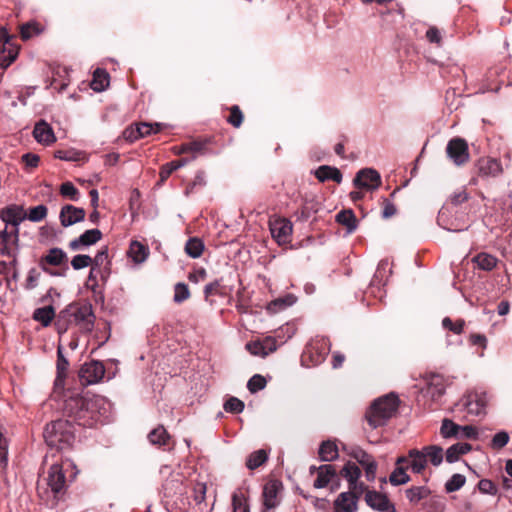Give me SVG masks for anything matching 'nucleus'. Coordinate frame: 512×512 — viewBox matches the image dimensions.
I'll return each instance as SVG.
<instances>
[{
    "instance_id": "f257e3e1",
    "label": "nucleus",
    "mask_w": 512,
    "mask_h": 512,
    "mask_svg": "<svg viewBox=\"0 0 512 512\" xmlns=\"http://www.w3.org/2000/svg\"><path fill=\"white\" fill-rule=\"evenodd\" d=\"M47 445L58 451L68 449L75 440L74 426L65 419H58L48 424L44 431Z\"/></svg>"
},
{
    "instance_id": "f03ea898",
    "label": "nucleus",
    "mask_w": 512,
    "mask_h": 512,
    "mask_svg": "<svg viewBox=\"0 0 512 512\" xmlns=\"http://www.w3.org/2000/svg\"><path fill=\"white\" fill-rule=\"evenodd\" d=\"M398 405L399 399L393 393L376 399L366 414L369 425L374 429L385 425L396 413Z\"/></svg>"
},
{
    "instance_id": "7ed1b4c3",
    "label": "nucleus",
    "mask_w": 512,
    "mask_h": 512,
    "mask_svg": "<svg viewBox=\"0 0 512 512\" xmlns=\"http://www.w3.org/2000/svg\"><path fill=\"white\" fill-rule=\"evenodd\" d=\"M90 395L72 393L66 396L63 404L65 415L77 421L78 425L84 427L93 426L90 410Z\"/></svg>"
},
{
    "instance_id": "20e7f679",
    "label": "nucleus",
    "mask_w": 512,
    "mask_h": 512,
    "mask_svg": "<svg viewBox=\"0 0 512 512\" xmlns=\"http://www.w3.org/2000/svg\"><path fill=\"white\" fill-rule=\"evenodd\" d=\"M408 457L410 459L408 467L413 473L420 474L425 470L428 461L433 466H439L443 461L444 453L440 446L429 445L423 447L421 450L410 449L408 451Z\"/></svg>"
},
{
    "instance_id": "39448f33",
    "label": "nucleus",
    "mask_w": 512,
    "mask_h": 512,
    "mask_svg": "<svg viewBox=\"0 0 512 512\" xmlns=\"http://www.w3.org/2000/svg\"><path fill=\"white\" fill-rule=\"evenodd\" d=\"M487 395L484 392H469L455 404L456 411L466 410L469 415L479 416L485 413Z\"/></svg>"
},
{
    "instance_id": "423d86ee",
    "label": "nucleus",
    "mask_w": 512,
    "mask_h": 512,
    "mask_svg": "<svg viewBox=\"0 0 512 512\" xmlns=\"http://www.w3.org/2000/svg\"><path fill=\"white\" fill-rule=\"evenodd\" d=\"M70 315L82 332L90 333L94 328L95 315L91 304H74L69 308Z\"/></svg>"
},
{
    "instance_id": "0eeeda50",
    "label": "nucleus",
    "mask_w": 512,
    "mask_h": 512,
    "mask_svg": "<svg viewBox=\"0 0 512 512\" xmlns=\"http://www.w3.org/2000/svg\"><path fill=\"white\" fill-rule=\"evenodd\" d=\"M446 154L456 166H462L470 158L468 143L463 138H452L447 143Z\"/></svg>"
},
{
    "instance_id": "6e6552de",
    "label": "nucleus",
    "mask_w": 512,
    "mask_h": 512,
    "mask_svg": "<svg viewBox=\"0 0 512 512\" xmlns=\"http://www.w3.org/2000/svg\"><path fill=\"white\" fill-rule=\"evenodd\" d=\"M90 412L93 425L107 421L112 412V403L100 395H90Z\"/></svg>"
},
{
    "instance_id": "1a4fd4ad",
    "label": "nucleus",
    "mask_w": 512,
    "mask_h": 512,
    "mask_svg": "<svg viewBox=\"0 0 512 512\" xmlns=\"http://www.w3.org/2000/svg\"><path fill=\"white\" fill-rule=\"evenodd\" d=\"M269 228L273 239L279 245H286L291 242L293 226L286 218H275L269 221Z\"/></svg>"
},
{
    "instance_id": "9d476101",
    "label": "nucleus",
    "mask_w": 512,
    "mask_h": 512,
    "mask_svg": "<svg viewBox=\"0 0 512 512\" xmlns=\"http://www.w3.org/2000/svg\"><path fill=\"white\" fill-rule=\"evenodd\" d=\"M105 375V367L100 361H90L85 363L79 372L81 382L85 385L98 383Z\"/></svg>"
},
{
    "instance_id": "9b49d317",
    "label": "nucleus",
    "mask_w": 512,
    "mask_h": 512,
    "mask_svg": "<svg viewBox=\"0 0 512 512\" xmlns=\"http://www.w3.org/2000/svg\"><path fill=\"white\" fill-rule=\"evenodd\" d=\"M364 499L366 504L375 511L397 512L395 505L389 498L376 490H367Z\"/></svg>"
},
{
    "instance_id": "f8f14e48",
    "label": "nucleus",
    "mask_w": 512,
    "mask_h": 512,
    "mask_svg": "<svg viewBox=\"0 0 512 512\" xmlns=\"http://www.w3.org/2000/svg\"><path fill=\"white\" fill-rule=\"evenodd\" d=\"M353 183L358 188L374 190L380 186L381 176L372 168H364L357 172Z\"/></svg>"
},
{
    "instance_id": "ddd939ff",
    "label": "nucleus",
    "mask_w": 512,
    "mask_h": 512,
    "mask_svg": "<svg viewBox=\"0 0 512 512\" xmlns=\"http://www.w3.org/2000/svg\"><path fill=\"white\" fill-rule=\"evenodd\" d=\"M282 489V484L279 481H269L264 485L262 498H263V510L261 512H267L268 510L276 508L280 501L278 494Z\"/></svg>"
},
{
    "instance_id": "4468645a",
    "label": "nucleus",
    "mask_w": 512,
    "mask_h": 512,
    "mask_svg": "<svg viewBox=\"0 0 512 512\" xmlns=\"http://www.w3.org/2000/svg\"><path fill=\"white\" fill-rule=\"evenodd\" d=\"M4 226L11 225V230L18 229L19 224L26 218V213L22 206L10 205L1 210L0 213Z\"/></svg>"
},
{
    "instance_id": "2eb2a0df",
    "label": "nucleus",
    "mask_w": 512,
    "mask_h": 512,
    "mask_svg": "<svg viewBox=\"0 0 512 512\" xmlns=\"http://www.w3.org/2000/svg\"><path fill=\"white\" fill-rule=\"evenodd\" d=\"M47 485L55 494L65 489L66 477L62 465L55 463L50 466L47 476Z\"/></svg>"
},
{
    "instance_id": "dca6fc26",
    "label": "nucleus",
    "mask_w": 512,
    "mask_h": 512,
    "mask_svg": "<svg viewBox=\"0 0 512 512\" xmlns=\"http://www.w3.org/2000/svg\"><path fill=\"white\" fill-rule=\"evenodd\" d=\"M353 458L365 469L368 481H373L376 477L377 463L373 457L361 448H357L352 453Z\"/></svg>"
},
{
    "instance_id": "f3484780",
    "label": "nucleus",
    "mask_w": 512,
    "mask_h": 512,
    "mask_svg": "<svg viewBox=\"0 0 512 512\" xmlns=\"http://www.w3.org/2000/svg\"><path fill=\"white\" fill-rule=\"evenodd\" d=\"M358 502V497L352 492H341L334 500V512H357Z\"/></svg>"
},
{
    "instance_id": "a211bd4d",
    "label": "nucleus",
    "mask_w": 512,
    "mask_h": 512,
    "mask_svg": "<svg viewBox=\"0 0 512 512\" xmlns=\"http://www.w3.org/2000/svg\"><path fill=\"white\" fill-rule=\"evenodd\" d=\"M34 139L44 146H50L56 141L53 128L44 120L38 121L33 129Z\"/></svg>"
},
{
    "instance_id": "6ab92c4d",
    "label": "nucleus",
    "mask_w": 512,
    "mask_h": 512,
    "mask_svg": "<svg viewBox=\"0 0 512 512\" xmlns=\"http://www.w3.org/2000/svg\"><path fill=\"white\" fill-rule=\"evenodd\" d=\"M59 217L61 225L69 227L83 221L85 218V211L82 208L67 204L61 208Z\"/></svg>"
},
{
    "instance_id": "aec40b11",
    "label": "nucleus",
    "mask_w": 512,
    "mask_h": 512,
    "mask_svg": "<svg viewBox=\"0 0 512 512\" xmlns=\"http://www.w3.org/2000/svg\"><path fill=\"white\" fill-rule=\"evenodd\" d=\"M329 351V341L325 338L312 341L306 348V353L310 355L315 365L324 361Z\"/></svg>"
},
{
    "instance_id": "412c9836",
    "label": "nucleus",
    "mask_w": 512,
    "mask_h": 512,
    "mask_svg": "<svg viewBox=\"0 0 512 512\" xmlns=\"http://www.w3.org/2000/svg\"><path fill=\"white\" fill-rule=\"evenodd\" d=\"M102 238V232L95 228L86 230L78 238L73 239L69 243V247L73 251L80 250L82 247H88L97 243Z\"/></svg>"
},
{
    "instance_id": "4be33fe9",
    "label": "nucleus",
    "mask_w": 512,
    "mask_h": 512,
    "mask_svg": "<svg viewBox=\"0 0 512 512\" xmlns=\"http://www.w3.org/2000/svg\"><path fill=\"white\" fill-rule=\"evenodd\" d=\"M18 241V229L8 231L7 226L0 230V254L12 255V246Z\"/></svg>"
},
{
    "instance_id": "5701e85b",
    "label": "nucleus",
    "mask_w": 512,
    "mask_h": 512,
    "mask_svg": "<svg viewBox=\"0 0 512 512\" xmlns=\"http://www.w3.org/2000/svg\"><path fill=\"white\" fill-rule=\"evenodd\" d=\"M336 476V469L331 464H323L317 468V478L314 481V487L317 489L325 488Z\"/></svg>"
},
{
    "instance_id": "b1692460",
    "label": "nucleus",
    "mask_w": 512,
    "mask_h": 512,
    "mask_svg": "<svg viewBox=\"0 0 512 512\" xmlns=\"http://www.w3.org/2000/svg\"><path fill=\"white\" fill-rule=\"evenodd\" d=\"M208 139L204 140H195L188 143H183L181 146H179L177 153L178 154H184V153H191L193 154V158H195L198 155H204L207 154L208 151Z\"/></svg>"
},
{
    "instance_id": "393cba45",
    "label": "nucleus",
    "mask_w": 512,
    "mask_h": 512,
    "mask_svg": "<svg viewBox=\"0 0 512 512\" xmlns=\"http://www.w3.org/2000/svg\"><path fill=\"white\" fill-rule=\"evenodd\" d=\"M19 47L11 41L0 48V66L8 67L18 56Z\"/></svg>"
},
{
    "instance_id": "a878e982",
    "label": "nucleus",
    "mask_w": 512,
    "mask_h": 512,
    "mask_svg": "<svg viewBox=\"0 0 512 512\" xmlns=\"http://www.w3.org/2000/svg\"><path fill=\"white\" fill-rule=\"evenodd\" d=\"M315 176L320 182L332 180L336 183H341L342 181V173L340 170L336 167H331L328 165H322L318 167L315 172Z\"/></svg>"
},
{
    "instance_id": "bb28decb",
    "label": "nucleus",
    "mask_w": 512,
    "mask_h": 512,
    "mask_svg": "<svg viewBox=\"0 0 512 512\" xmlns=\"http://www.w3.org/2000/svg\"><path fill=\"white\" fill-rule=\"evenodd\" d=\"M296 301H297V297L295 295L286 294L283 297H279V298H276L273 301H271L267 305V311L269 313H273V314L278 313L280 311L285 310L288 307H291L292 305H294L296 303Z\"/></svg>"
},
{
    "instance_id": "cd10ccee",
    "label": "nucleus",
    "mask_w": 512,
    "mask_h": 512,
    "mask_svg": "<svg viewBox=\"0 0 512 512\" xmlns=\"http://www.w3.org/2000/svg\"><path fill=\"white\" fill-rule=\"evenodd\" d=\"M42 262L48 263L50 266H61L68 260L67 253L58 247L48 250L47 254L40 258Z\"/></svg>"
},
{
    "instance_id": "c85d7f7f",
    "label": "nucleus",
    "mask_w": 512,
    "mask_h": 512,
    "mask_svg": "<svg viewBox=\"0 0 512 512\" xmlns=\"http://www.w3.org/2000/svg\"><path fill=\"white\" fill-rule=\"evenodd\" d=\"M233 512H250L248 504V496L246 492L239 488L232 494Z\"/></svg>"
},
{
    "instance_id": "c756f323",
    "label": "nucleus",
    "mask_w": 512,
    "mask_h": 512,
    "mask_svg": "<svg viewBox=\"0 0 512 512\" xmlns=\"http://www.w3.org/2000/svg\"><path fill=\"white\" fill-rule=\"evenodd\" d=\"M471 445L468 443H456L450 446L445 453L446 461L449 463H454L459 460L461 455L468 453L471 450Z\"/></svg>"
},
{
    "instance_id": "7c9ffc66",
    "label": "nucleus",
    "mask_w": 512,
    "mask_h": 512,
    "mask_svg": "<svg viewBox=\"0 0 512 512\" xmlns=\"http://www.w3.org/2000/svg\"><path fill=\"white\" fill-rule=\"evenodd\" d=\"M339 456L337 445L330 440L323 441L319 448V457L322 461L331 462Z\"/></svg>"
},
{
    "instance_id": "2f4dec72",
    "label": "nucleus",
    "mask_w": 512,
    "mask_h": 512,
    "mask_svg": "<svg viewBox=\"0 0 512 512\" xmlns=\"http://www.w3.org/2000/svg\"><path fill=\"white\" fill-rule=\"evenodd\" d=\"M427 393L433 399L440 398L445 393V384L443 377L440 375H432L428 380Z\"/></svg>"
},
{
    "instance_id": "473e14b6",
    "label": "nucleus",
    "mask_w": 512,
    "mask_h": 512,
    "mask_svg": "<svg viewBox=\"0 0 512 512\" xmlns=\"http://www.w3.org/2000/svg\"><path fill=\"white\" fill-rule=\"evenodd\" d=\"M479 171L484 176H496L501 173L502 167L496 159H485L479 162Z\"/></svg>"
},
{
    "instance_id": "72a5a7b5",
    "label": "nucleus",
    "mask_w": 512,
    "mask_h": 512,
    "mask_svg": "<svg viewBox=\"0 0 512 512\" xmlns=\"http://www.w3.org/2000/svg\"><path fill=\"white\" fill-rule=\"evenodd\" d=\"M336 221L345 226L349 233L357 228V219L352 210H342L336 215Z\"/></svg>"
},
{
    "instance_id": "f704fd0d",
    "label": "nucleus",
    "mask_w": 512,
    "mask_h": 512,
    "mask_svg": "<svg viewBox=\"0 0 512 512\" xmlns=\"http://www.w3.org/2000/svg\"><path fill=\"white\" fill-rule=\"evenodd\" d=\"M148 253V248L144 244L138 241L131 242L129 255L135 263L144 262L148 257Z\"/></svg>"
},
{
    "instance_id": "c9c22d12",
    "label": "nucleus",
    "mask_w": 512,
    "mask_h": 512,
    "mask_svg": "<svg viewBox=\"0 0 512 512\" xmlns=\"http://www.w3.org/2000/svg\"><path fill=\"white\" fill-rule=\"evenodd\" d=\"M55 316V310L52 306L37 308L33 313V319L47 327Z\"/></svg>"
},
{
    "instance_id": "e433bc0d",
    "label": "nucleus",
    "mask_w": 512,
    "mask_h": 512,
    "mask_svg": "<svg viewBox=\"0 0 512 512\" xmlns=\"http://www.w3.org/2000/svg\"><path fill=\"white\" fill-rule=\"evenodd\" d=\"M109 85V74L102 69H96L93 74L91 88L96 92H101Z\"/></svg>"
},
{
    "instance_id": "4c0bfd02",
    "label": "nucleus",
    "mask_w": 512,
    "mask_h": 512,
    "mask_svg": "<svg viewBox=\"0 0 512 512\" xmlns=\"http://www.w3.org/2000/svg\"><path fill=\"white\" fill-rule=\"evenodd\" d=\"M204 250V243L197 237L189 238L185 244V252L191 258H199Z\"/></svg>"
},
{
    "instance_id": "58836bf2",
    "label": "nucleus",
    "mask_w": 512,
    "mask_h": 512,
    "mask_svg": "<svg viewBox=\"0 0 512 512\" xmlns=\"http://www.w3.org/2000/svg\"><path fill=\"white\" fill-rule=\"evenodd\" d=\"M162 124L160 123H140L136 127V135H130L133 139H138L142 137L149 136L151 134H156L161 130Z\"/></svg>"
},
{
    "instance_id": "ea45409f",
    "label": "nucleus",
    "mask_w": 512,
    "mask_h": 512,
    "mask_svg": "<svg viewBox=\"0 0 512 512\" xmlns=\"http://www.w3.org/2000/svg\"><path fill=\"white\" fill-rule=\"evenodd\" d=\"M268 459V454L266 450L259 449L257 451L252 452L246 461V466L250 470H254L260 467L263 463H265Z\"/></svg>"
},
{
    "instance_id": "a19ab883",
    "label": "nucleus",
    "mask_w": 512,
    "mask_h": 512,
    "mask_svg": "<svg viewBox=\"0 0 512 512\" xmlns=\"http://www.w3.org/2000/svg\"><path fill=\"white\" fill-rule=\"evenodd\" d=\"M408 468L409 467L407 466L396 467L389 476V482L393 486H399L408 483L410 481V477L406 473V469Z\"/></svg>"
},
{
    "instance_id": "79ce46f5",
    "label": "nucleus",
    "mask_w": 512,
    "mask_h": 512,
    "mask_svg": "<svg viewBox=\"0 0 512 512\" xmlns=\"http://www.w3.org/2000/svg\"><path fill=\"white\" fill-rule=\"evenodd\" d=\"M149 442L153 445H166L169 440V434L163 426H158L148 434Z\"/></svg>"
},
{
    "instance_id": "37998d69",
    "label": "nucleus",
    "mask_w": 512,
    "mask_h": 512,
    "mask_svg": "<svg viewBox=\"0 0 512 512\" xmlns=\"http://www.w3.org/2000/svg\"><path fill=\"white\" fill-rule=\"evenodd\" d=\"M473 261L477 264V266L485 271L492 270L497 263V259L487 253H479L473 258Z\"/></svg>"
},
{
    "instance_id": "c03bdc74",
    "label": "nucleus",
    "mask_w": 512,
    "mask_h": 512,
    "mask_svg": "<svg viewBox=\"0 0 512 512\" xmlns=\"http://www.w3.org/2000/svg\"><path fill=\"white\" fill-rule=\"evenodd\" d=\"M341 475L348 482L349 485L350 483L359 480L361 476V470L355 463L348 462L342 468Z\"/></svg>"
},
{
    "instance_id": "a18cd8bd",
    "label": "nucleus",
    "mask_w": 512,
    "mask_h": 512,
    "mask_svg": "<svg viewBox=\"0 0 512 512\" xmlns=\"http://www.w3.org/2000/svg\"><path fill=\"white\" fill-rule=\"evenodd\" d=\"M429 493V489L424 486L412 487L406 490V497L411 503L416 504L426 498Z\"/></svg>"
},
{
    "instance_id": "49530a36",
    "label": "nucleus",
    "mask_w": 512,
    "mask_h": 512,
    "mask_svg": "<svg viewBox=\"0 0 512 512\" xmlns=\"http://www.w3.org/2000/svg\"><path fill=\"white\" fill-rule=\"evenodd\" d=\"M459 427H460V425L454 423L452 420L444 419L442 421V425H441V429H440L441 435L444 438H452V437L457 438V435L459 432Z\"/></svg>"
},
{
    "instance_id": "de8ad7c7",
    "label": "nucleus",
    "mask_w": 512,
    "mask_h": 512,
    "mask_svg": "<svg viewBox=\"0 0 512 512\" xmlns=\"http://www.w3.org/2000/svg\"><path fill=\"white\" fill-rule=\"evenodd\" d=\"M42 277L41 271L37 268L33 267L29 269L26 277V281L24 284V288L26 290H33L39 285V281Z\"/></svg>"
},
{
    "instance_id": "09e8293b",
    "label": "nucleus",
    "mask_w": 512,
    "mask_h": 512,
    "mask_svg": "<svg viewBox=\"0 0 512 512\" xmlns=\"http://www.w3.org/2000/svg\"><path fill=\"white\" fill-rule=\"evenodd\" d=\"M190 297L188 285L185 283H177L174 287L173 301L180 304Z\"/></svg>"
},
{
    "instance_id": "8fccbe9b",
    "label": "nucleus",
    "mask_w": 512,
    "mask_h": 512,
    "mask_svg": "<svg viewBox=\"0 0 512 512\" xmlns=\"http://www.w3.org/2000/svg\"><path fill=\"white\" fill-rule=\"evenodd\" d=\"M48 209L45 205L40 204L29 209L26 217L32 222H40L47 216Z\"/></svg>"
},
{
    "instance_id": "3c124183",
    "label": "nucleus",
    "mask_w": 512,
    "mask_h": 512,
    "mask_svg": "<svg viewBox=\"0 0 512 512\" xmlns=\"http://www.w3.org/2000/svg\"><path fill=\"white\" fill-rule=\"evenodd\" d=\"M466 482V478L462 474H454L452 477L446 482L445 489L447 492H455L462 488Z\"/></svg>"
},
{
    "instance_id": "603ef678",
    "label": "nucleus",
    "mask_w": 512,
    "mask_h": 512,
    "mask_svg": "<svg viewBox=\"0 0 512 512\" xmlns=\"http://www.w3.org/2000/svg\"><path fill=\"white\" fill-rule=\"evenodd\" d=\"M317 211V203L313 199H305L300 210V217L304 220H307Z\"/></svg>"
},
{
    "instance_id": "864d4df0",
    "label": "nucleus",
    "mask_w": 512,
    "mask_h": 512,
    "mask_svg": "<svg viewBox=\"0 0 512 512\" xmlns=\"http://www.w3.org/2000/svg\"><path fill=\"white\" fill-rule=\"evenodd\" d=\"M442 326L454 334H461L464 330L465 321L463 319H459L456 322H453L449 317H445L442 320Z\"/></svg>"
},
{
    "instance_id": "5fc2aeb1",
    "label": "nucleus",
    "mask_w": 512,
    "mask_h": 512,
    "mask_svg": "<svg viewBox=\"0 0 512 512\" xmlns=\"http://www.w3.org/2000/svg\"><path fill=\"white\" fill-rule=\"evenodd\" d=\"M93 263L92 258L86 254L75 255L71 260V266L74 270H80L91 266Z\"/></svg>"
},
{
    "instance_id": "6e6d98bb",
    "label": "nucleus",
    "mask_w": 512,
    "mask_h": 512,
    "mask_svg": "<svg viewBox=\"0 0 512 512\" xmlns=\"http://www.w3.org/2000/svg\"><path fill=\"white\" fill-rule=\"evenodd\" d=\"M266 386V380L265 378L260 374L253 375L248 383L247 388L251 393H256L262 389H264Z\"/></svg>"
},
{
    "instance_id": "4d7b16f0",
    "label": "nucleus",
    "mask_w": 512,
    "mask_h": 512,
    "mask_svg": "<svg viewBox=\"0 0 512 512\" xmlns=\"http://www.w3.org/2000/svg\"><path fill=\"white\" fill-rule=\"evenodd\" d=\"M224 409L230 413H241L244 410V403L236 397H230L224 403Z\"/></svg>"
},
{
    "instance_id": "13d9d810",
    "label": "nucleus",
    "mask_w": 512,
    "mask_h": 512,
    "mask_svg": "<svg viewBox=\"0 0 512 512\" xmlns=\"http://www.w3.org/2000/svg\"><path fill=\"white\" fill-rule=\"evenodd\" d=\"M60 193L63 197H67L73 201H77L79 191L71 182H65L60 187Z\"/></svg>"
},
{
    "instance_id": "bf43d9fd",
    "label": "nucleus",
    "mask_w": 512,
    "mask_h": 512,
    "mask_svg": "<svg viewBox=\"0 0 512 512\" xmlns=\"http://www.w3.org/2000/svg\"><path fill=\"white\" fill-rule=\"evenodd\" d=\"M509 442V435L505 431L496 433L491 441V447L494 449H501L506 446Z\"/></svg>"
},
{
    "instance_id": "052dcab7",
    "label": "nucleus",
    "mask_w": 512,
    "mask_h": 512,
    "mask_svg": "<svg viewBox=\"0 0 512 512\" xmlns=\"http://www.w3.org/2000/svg\"><path fill=\"white\" fill-rule=\"evenodd\" d=\"M478 436V432L474 426L466 425L459 427V432L457 435L458 439H476Z\"/></svg>"
},
{
    "instance_id": "680f3d73",
    "label": "nucleus",
    "mask_w": 512,
    "mask_h": 512,
    "mask_svg": "<svg viewBox=\"0 0 512 512\" xmlns=\"http://www.w3.org/2000/svg\"><path fill=\"white\" fill-rule=\"evenodd\" d=\"M243 121V114L238 106H233L228 117V122L234 127H240Z\"/></svg>"
},
{
    "instance_id": "e2e57ef3",
    "label": "nucleus",
    "mask_w": 512,
    "mask_h": 512,
    "mask_svg": "<svg viewBox=\"0 0 512 512\" xmlns=\"http://www.w3.org/2000/svg\"><path fill=\"white\" fill-rule=\"evenodd\" d=\"M8 462V442L0 433V467H5Z\"/></svg>"
},
{
    "instance_id": "0e129e2a",
    "label": "nucleus",
    "mask_w": 512,
    "mask_h": 512,
    "mask_svg": "<svg viewBox=\"0 0 512 512\" xmlns=\"http://www.w3.org/2000/svg\"><path fill=\"white\" fill-rule=\"evenodd\" d=\"M478 488H479L480 492H482L484 494L494 495L497 492V489H496L494 483L489 479L480 480L478 483Z\"/></svg>"
},
{
    "instance_id": "69168bd1",
    "label": "nucleus",
    "mask_w": 512,
    "mask_h": 512,
    "mask_svg": "<svg viewBox=\"0 0 512 512\" xmlns=\"http://www.w3.org/2000/svg\"><path fill=\"white\" fill-rule=\"evenodd\" d=\"M248 351L256 356L265 357L266 352L264 351L262 341L250 342L246 345Z\"/></svg>"
},
{
    "instance_id": "338daca9",
    "label": "nucleus",
    "mask_w": 512,
    "mask_h": 512,
    "mask_svg": "<svg viewBox=\"0 0 512 512\" xmlns=\"http://www.w3.org/2000/svg\"><path fill=\"white\" fill-rule=\"evenodd\" d=\"M108 259V248L103 247L97 252L94 258H92V266L101 267Z\"/></svg>"
},
{
    "instance_id": "774afa93",
    "label": "nucleus",
    "mask_w": 512,
    "mask_h": 512,
    "mask_svg": "<svg viewBox=\"0 0 512 512\" xmlns=\"http://www.w3.org/2000/svg\"><path fill=\"white\" fill-rule=\"evenodd\" d=\"M21 159L27 168L37 167L40 160L39 156L33 153H26L22 155Z\"/></svg>"
}]
</instances>
